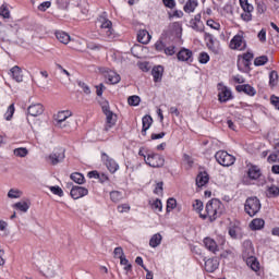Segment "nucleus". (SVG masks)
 <instances>
[{"label":"nucleus","mask_w":279,"mask_h":279,"mask_svg":"<svg viewBox=\"0 0 279 279\" xmlns=\"http://www.w3.org/2000/svg\"><path fill=\"white\" fill-rule=\"evenodd\" d=\"M206 214H201L202 219L217 221L223 215V203L217 198L210 199L205 207Z\"/></svg>","instance_id":"nucleus-1"},{"label":"nucleus","mask_w":279,"mask_h":279,"mask_svg":"<svg viewBox=\"0 0 279 279\" xmlns=\"http://www.w3.org/2000/svg\"><path fill=\"white\" fill-rule=\"evenodd\" d=\"M98 24H99V34L102 36V38H106L107 40H114V28H112V22L108 20V16L106 13H102L98 17Z\"/></svg>","instance_id":"nucleus-2"},{"label":"nucleus","mask_w":279,"mask_h":279,"mask_svg":"<svg viewBox=\"0 0 279 279\" xmlns=\"http://www.w3.org/2000/svg\"><path fill=\"white\" fill-rule=\"evenodd\" d=\"M71 111L64 110V111H59L57 114H54V125L59 128L60 130H66L71 128V122L69 119H71Z\"/></svg>","instance_id":"nucleus-3"},{"label":"nucleus","mask_w":279,"mask_h":279,"mask_svg":"<svg viewBox=\"0 0 279 279\" xmlns=\"http://www.w3.org/2000/svg\"><path fill=\"white\" fill-rule=\"evenodd\" d=\"M260 199H258L256 196L248 197L244 204V210L250 217H255V215H258V213H260Z\"/></svg>","instance_id":"nucleus-4"},{"label":"nucleus","mask_w":279,"mask_h":279,"mask_svg":"<svg viewBox=\"0 0 279 279\" xmlns=\"http://www.w3.org/2000/svg\"><path fill=\"white\" fill-rule=\"evenodd\" d=\"M215 158L221 167H232L234 162L236 161V158L234 156L228 154L226 150H218L215 155Z\"/></svg>","instance_id":"nucleus-5"},{"label":"nucleus","mask_w":279,"mask_h":279,"mask_svg":"<svg viewBox=\"0 0 279 279\" xmlns=\"http://www.w3.org/2000/svg\"><path fill=\"white\" fill-rule=\"evenodd\" d=\"M102 112H104V114L106 117L105 130H106V132H108V130H110V128L116 125V123H117V114H114V112H112L110 110V105H108V102H105L102 105Z\"/></svg>","instance_id":"nucleus-6"},{"label":"nucleus","mask_w":279,"mask_h":279,"mask_svg":"<svg viewBox=\"0 0 279 279\" xmlns=\"http://www.w3.org/2000/svg\"><path fill=\"white\" fill-rule=\"evenodd\" d=\"M145 162L148 165V167L153 168L165 167V157L159 154L150 153L147 155Z\"/></svg>","instance_id":"nucleus-7"},{"label":"nucleus","mask_w":279,"mask_h":279,"mask_svg":"<svg viewBox=\"0 0 279 279\" xmlns=\"http://www.w3.org/2000/svg\"><path fill=\"white\" fill-rule=\"evenodd\" d=\"M244 245H246V247H250L248 254H251V256L246 259L247 267H250L253 271H258V269H260V264L258 263V260H256V257L252 256L254 252V250L252 248V242L246 241L244 242Z\"/></svg>","instance_id":"nucleus-8"},{"label":"nucleus","mask_w":279,"mask_h":279,"mask_svg":"<svg viewBox=\"0 0 279 279\" xmlns=\"http://www.w3.org/2000/svg\"><path fill=\"white\" fill-rule=\"evenodd\" d=\"M245 39H243V33L235 35L230 41V49L243 51L245 49Z\"/></svg>","instance_id":"nucleus-9"},{"label":"nucleus","mask_w":279,"mask_h":279,"mask_svg":"<svg viewBox=\"0 0 279 279\" xmlns=\"http://www.w3.org/2000/svg\"><path fill=\"white\" fill-rule=\"evenodd\" d=\"M101 158L110 173H117L119 171V163L108 156V154L102 153Z\"/></svg>","instance_id":"nucleus-10"},{"label":"nucleus","mask_w":279,"mask_h":279,"mask_svg":"<svg viewBox=\"0 0 279 279\" xmlns=\"http://www.w3.org/2000/svg\"><path fill=\"white\" fill-rule=\"evenodd\" d=\"M100 71L108 80L109 84H119L121 82V75H119L117 72L107 68H102Z\"/></svg>","instance_id":"nucleus-11"},{"label":"nucleus","mask_w":279,"mask_h":279,"mask_svg":"<svg viewBox=\"0 0 279 279\" xmlns=\"http://www.w3.org/2000/svg\"><path fill=\"white\" fill-rule=\"evenodd\" d=\"M70 195L73 199H81V197H86V195H88V189L74 185L71 189Z\"/></svg>","instance_id":"nucleus-12"},{"label":"nucleus","mask_w":279,"mask_h":279,"mask_svg":"<svg viewBox=\"0 0 279 279\" xmlns=\"http://www.w3.org/2000/svg\"><path fill=\"white\" fill-rule=\"evenodd\" d=\"M177 58L180 62H193V51L182 48L178 52Z\"/></svg>","instance_id":"nucleus-13"},{"label":"nucleus","mask_w":279,"mask_h":279,"mask_svg":"<svg viewBox=\"0 0 279 279\" xmlns=\"http://www.w3.org/2000/svg\"><path fill=\"white\" fill-rule=\"evenodd\" d=\"M205 40H207V47L209 51H213L216 56H219V45L215 44V39H213V35L209 33H205Z\"/></svg>","instance_id":"nucleus-14"},{"label":"nucleus","mask_w":279,"mask_h":279,"mask_svg":"<svg viewBox=\"0 0 279 279\" xmlns=\"http://www.w3.org/2000/svg\"><path fill=\"white\" fill-rule=\"evenodd\" d=\"M27 112L31 117H40L45 112V107L43 104H33L28 107Z\"/></svg>","instance_id":"nucleus-15"},{"label":"nucleus","mask_w":279,"mask_h":279,"mask_svg":"<svg viewBox=\"0 0 279 279\" xmlns=\"http://www.w3.org/2000/svg\"><path fill=\"white\" fill-rule=\"evenodd\" d=\"M219 101H221L222 104H226V101H230V99H232V90H230V88L223 86L219 88Z\"/></svg>","instance_id":"nucleus-16"},{"label":"nucleus","mask_w":279,"mask_h":279,"mask_svg":"<svg viewBox=\"0 0 279 279\" xmlns=\"http://www.w3.org/2000/svg\"><path fill=\"white\" fill-rule=\"evenodd\" d=\"M204 245L206 250H208L213 254H217V252H219V246L217 245V242L211 238H205Z\"/></svg>","instance_id":"nucleus-17"},{"label":"nucleus","mask_w":279,"mask_h":279,"mask_svg":"<svg viewBox=\"0 0 279 279\" xmlns=\"http://www.w3.org/2000/svg\"><path fill=\"white\" fill-rule=\"evenodd\" d=\"M48 159L52 165H59L64 160V149L61 148L59 151L50 154Z\"/></svg>","instance_id":"nucleus-18"},{"label":"nucleus","mask_w":279,"mask_h":279,"mask_svg":"<svg viewBox=\"0 0 279 279\" xmlns=\"http://www.w3.org/2000/svg\"><path fill=\"white\" fill-rule=\"evenodd\" d=\"M216 269H219V259L209 258L205 260V270L213 274V271H216Z\"/></svg>","instance_id":"nucleus-19"},{"label":"nucleus","mask_w":279,"mask_h":279,"mask_svg":"<svg viewBox=\"0 0 279 279\" xmlns=\"http://www.w3.org/2000/svg\"><path fill=\"white\" fill-rule=\"evenodd\" d=\"M199 2L197 0H187L183 7V10L186 14H192L197 10Z\"/></svg>","instance_id":"nucleus-20"},{"label":"nucleus","mask_w":279,"mask_h":279,"mask_svg":"<svg viewBox=\"0 0 279 279\" xmlns=\"http://www.w3.org/2000/svg\"><path fill=\"white\" fill-rule=\"evenodd\" d=\"M236 90L238 93H245V95H250V97H254V95H256V89L248 84L238 85Z\"/></svg>","instance_id":"nucleus-21"},{"label":"nucleus","mask_w":279,"mask_h":279,"mask_svg":"<svg viewBox=\"0 0 279 279\" xmlns=\"http://www.w3.org/2000/svg\"><path fill=\"white\" fill-rule=\"evenodd\" d=\"M31 206L32 203L29 201H21L13 204V208H15V210H20V213H27Z\"/></svg>","instance_id":"nucleus-22"},{"label":"nucleus","mask_w":279,"mask_h":279,"mask_svg":"<svg viewBox=\"0 0 279 279\" xmlns=\"http://www.w3.org/2000/svg\"><path fill=\"white\" fill-rule=\"evenodd\" d=\"M250 66H252V62L245 61L241 57H238V69L241 73H250Z\"/></svg>","instance_id":"nucleus-23"},{"label":"nucleus","mask_w":279,"mask_h":279,"mask_svg":"<svg viewBox=\"0 0 279 279\" xmlns=\"http://www.w3.org/2000/svg\"><path fill=\"white\" fill-rule=\"evenodd\" d=\"M209 180H210V178L208 177V173L201 172L196 177V186H198V189H202L203 186H206V184H208Z\"/></svg>","instance_id":"nucleus-24"},{"label":"nucleus","mask_w":279,"mask_h":279,"mask_svg":"<svg viewBox=\"0 0 279 279\" xmlns=\"http://www.w3.org/2000/svg\"><path fill=\"white\" fill-rule=\"evenodd\" d=\"M143 129L142 134L143 136H146L147 130L151 128V124L154 123V119H151V116H144L142 119Z\"/></svg>","instance_id":"nucleus-25"},{"label":"nucleus","mask_w":279,"mask_h":279,"mask_svg":"<svg viewBox=\"0 0 279 279\" xmlns=\"http://www.w3.org/2000/svg\"><path fill=\"white\" fill-rule=\"evenodd\" d=\"M56 38L59 40V43H62V45H69V43H71V35H69L66 32H56Z\"/></svg>","instance_id":"nucleus-26"},{"label":"nucleus","mask_w":279,"mask_h":279,"mask_svg":"<svg viewBox=\"0 0 279 279\" xmlns=\"http://www.w3.org/2000/svg\"><path fill=\"white\" fill-rule=\"evenodd\" d=\"M137 40L142 45H147L151 40V35H149V32L142 29L137 33Z\"/></svg>","instance_id":"nucleus-27"},{"label":"nucleus","mask_w":279,"mask_h":279,"mask_svg":"<svg viewBox=\"0 0 279 279\" xmlns=\"http://www.w3.org/2000/svg\"><path fill=\"white\" fill-rule=\"evenodd\" d=\"M250 180H258L260 178V168L257 166H251L247 171Z\"/></svg>","instance_id":"nucleus-28"},{"label":"nucleus","mask_w":279,"mask_h":279,"mask_svg":"<svg viewBox=\"0 0 279 279\" xmlns=\"http://www.w3.org/2000/svg\"><path fill=\"white\" fill-rule=\"evenodd\" d=\"M11 75L15 82H23V71L19 65L13 66L11 70Z\"/></svg>","instance_id":"nucleus-29"},{"label":"nucleus","mask_w":279,"mask_h":279,"mask_svg":"<svg viewBox=\"0 0 279 279\" xmlns=\"http://www.w3.org/2000/svg\"><path fill=\"white\" fill-rule=\"evenodd\" d=\"M155 82H160L162 80V74L165 73V68L162 65H157L151 71Z\"/></svg>","instance_id":"nucleus-30"},{"label":"nucleus","mask_w":279,"mask_h":279,"mask_svg":"<svg viewBox=\"0 0 279 279\" xmlns=\"http://www.w3.org/2000/svg\"><path fill=\"white\" fill-rule=\"evenodd\" d=\"M251 230H263L265 228V220L260 218H255L250 225Z\"/></svg>","instance_id":"nucleus-31"},{"label":"nucleus","mask_w":279,"mask_h":279,"mask_svg":"<svg viewBox=\"0 0 279 279\" xmlns=\"http://www.w3.org/2000/svg\"><path fill=\"white\" fill-rule=\"evenodd\" d=\"M162 243V234L155 233L149 240L150 247H158Z\"/></svg>","instance_id":"nucleus-32"},{"label":"nucleus","mask_w":279,"mask_h":279,"mask_svg":"<svg viewBox=\"0 0 279 279\" xmlns=\"http://www.w3.org/2000/svg\"><path fill=\"white\" fill-rule=\"evenodd\" d=\"M149 206L155 213H162V202L159 198L149 201Z\"/></svg>","instance_id":"nucleus-33"},{"label":"nucleus","mask_w":279,"mask_h":279,"mask_svg":"<svg viewBox=\"0 0 279 279\" xmlns=\"http://www.w3.org/2000/svg\"><path fill=\"white\" fill-rule=\"evenodd\" d=\"M71 180L73 182H75L76 184H84V182H86V180L84 179V174L80 173V172H73L70 175Z\"/></svg>","instance_id":"nucleus-34"},{"label":"nucleus","mask_w":279,"mask_h":279,"mask_svg":"<svg viewBox=\"0 0 279 279\" xmlns=\"http://www.w3.org/2000/svg\"><path fill=\"white\" fill-rule=\"evenodd\" d=\"M110 199H111V202H114V204H119V202H121V199H123V193H121L119 191H112V192H110Z\"/></svg>","instance_id":"nucleus-35"},{"label":"nucleus","mask_w":279,"mask_h":279,"mask_svg":"<svg viewBox=\"0 0 279 279\" xmlns=\"http://www.w3.org/2000/svg\"><path fill=\"white\" fill-rule=\"evenodd\" d=\"M13 154L17 158H25V156H27V154H29V150L26 147H20V148H15L13 150Z\"/></svg>","instance_id":"nucleus-36"},{"label":"nucleus","mask_w":279,"mask_h":279,"mask_svg":"<svg viewBox=\"0 0 279 279\" xmlns=\"http://www.w3.org/2000/svg\"><path fill=\"white\" fill-rule=\"evenodd\" d=\"M267 62H269V58L267 56H260V57L255 58L254 65L255 66H265V64H267Z\"/></svg>","instance_id":"nucleus-37"},{"label":"nucleus","mask_w":279,"mask_h":279,"mask_svg":"<svg viewBox=\"0 0 279 279\" xmlns=\"http://www.w3.org/2000/svg\"><path fill=\"white\" fill-rule=\"evenodd\" d=\"M22 195H23V192L21 190H16V189H11L8 192V197L10 199H19L20 197H22Z\"/></svg>","instance_id":"nucleus-38"},{"label":"nucleus","mask_w":279,"mask_h":279,"mask_svg":"<svg viewBox=\"0 0 279 279\" xmlns=\"http://www.w3.org/2000/svg\"><path fill=\"white\" fill-rule=\"evenodd\" d=\"M255 3L257 5L258 14H265V12H267V4H265V1L256 0Z\"/></svg>","instance_id":"nucleus-39"},{"label":"nucleus","mask_w":279,"mask_h":279,"mask_svg":"<svg viewBox=\"0 0 279 279\" xmlns=\"http://www.w3.org/2000/svg\"><path fill=\"white\" fill-rule=\"evenodd\" d=\"M113 256L114 258H119L120 260L122 258H125V253L123 252V247L121 246L116 247L113 251Z\"/></svg>","instance_id":"nucleus-40"},{"label":"nucleus","mask_w":279,"mask_h":279,"mask_svg":"<svg viewBox=\"0 0 279 279\" xmlns=\"http://www.w3.org/2000/svg\"><path fill=\"white\" fill-rule=\"evenodd\" d=\"M270 86H276L278 84V72L271 71L269 74Z\"/></svg>","instance_id":"nucleus-41"},{"label":"nucleus","mask_w":279,"mask_h":279,"mask_svg":"<svg viewBox=\"0 0 279 279\" xmlns=\"http://www.w3.org/2000/svg\"><path fill=\"white\" fill-rule=\"evenodd\" d=\"M0 16L3 19H10V9H8V4H2L0 7Z\"/></svg>","instance_id":"nucleus-42"},{"label":"nucleus","mask_w":279,"mask_h":279,"mask_svg":"<svg viewBox=\"0 0 279 279\" xmlns=\"http://www.w3.org/2000/svg\"><path fill=\"white\" fill-rule=\"evenodd\" d=\"M178 206V201L175 198H169L167 201V213H171Z\"/></svg>","instance_id":"nucleus-43"},{"label":"nucleus","mask_w":279,"mask_h":279,"mask_svg":"<svg viewBox=\"0 0 279 279\" xmlns=\"http://www.w3.org/2000/svg\"><path fill=\"white\" fill-rule=\"evenodd\" d=\"M198 62L201 64H208V62H210V56H208L206 52H201L198 56Z\"/></svg>","instance_id":"nucleus-44"},{"label":"nucleus","mask_w":279,"mask_h":279,"mask_svg":"<svg viewBox=\"0 0 279 279\" xmlns=\"http://www.w3.org/2000/svg\"><path fill=\"white\" fill-rule=\"evenodd\" d=\"M12 117H14V104L10 105L7 112L4 113L7 121H11Z\"/></svg>","instance_id":"nucleus-45"},{"label":"nucleus","mask_w":279,"mask_h":279,"mask_svg":"<svg viewBox=\"0 0 279 279\" xmlns=\"http://www.w3.org/2000/svg\"><path fill=\"white\" fill-rule=\"evenodd\" d=\"M120 265L124 267V271H132V264H130V260H128L126 257L120 259Z\"/></svg>","instance_id":"nucleus-46"},{"label":"nucleus","mask_w":279,"mask_h":279,"mask_svg":"<svg viewBox=\"0 0 279 279\" xmlns=\"http://www.w3.org/2000/svg\"><path fill=\"white\" fill-rule=\"evenodd\" d=\"M128 104L129 106H138V104H141V97L136 95L130 96L128 99Z\"/></svg>","instance_id":"nucleus-47"},{"label":"nucleus","mask_w":279,"mask_h":279,"mask_svg":"<svg viewBox=\"0 0 279 279\" xmlns=\"http://www.w3.org/2000/svg\"><path fill=\"white\" fill-rule=\"evenodd\" d=\"M193 208L196 213H202L204 210V203L199 199L194 201Z\"/></svg>","instance_id":"nucleus-48"},{"label":"nucleus","mask_w":279,"mask_h":279,"mask_svg":"<svg viewBox=\"0 0 279 279\" xmlns=\"http://www.w3.org/2000/svg\"><path fill=\"white\" fill-rule=\"evenodd\" d=\"M268 194L270 195V197H278L279 196V187L276 185L268 187Z\"/></svg>","instance_id":"nucleus-49"},{"label":"nucleus","mask_w":279,"mask_h":279,"mask_svg":"<svg viewBox=\"0 0 279 279\" xmlns=\"http://www.w3.org/2000/svg\"><path fill=\"white\" fill-rule=\"evenodd\" d=\"M49 8H51V1H45L38 5L39 12H47V10H49Z\"/></svg>","instance_id":"nucleus-50"},{"label":"nucleus","mask_w":279,"mask_h":279,"mask_svg":"<svg viewBox=\"0 0 279 279\" xmlns=\"http://www.w3.org/2000/svg\"><path fill=\"white\" fill-rule=\"evenodd\" d=\"M207 26L210 27L211 29H216L219 31L221 25L217 22H215L214 20H207L206 22Z\"/></svg>","instance_id":"nucleus-51"},{"label":"nucleus","mask_w":279,"mask_h":279,"mask_svg":"<svg viewBox=\"0 0 279 279\" xmlns=\"http://www.w3.org/2000/svg\"><path fill=\"white\" fill-rule=\"evenodd\" d=\"M77 84L80 88H82L83 93H85V95H90V87L86 83L78 81Z\"/></svg>","instance_id":"nucleus-52"},{"label":"nucleus","mask_w":279,"mask_h":279,"mask_svg":"<svg viewBox=\"0 0 279 279\" xmlns=\"http://www.w3.org/2000/svg\"><path fill=\"white\" fill-rule=\"evenodd\" d=\"M50 191L51 193H53V195H58L59 197H62V195H64V192L60 186H50Z\"/></svg>","instance_id":"nucleus-53"},{"label":"nucleus","mask_w":279,"mask_h":279,"mask_svg":"<svg viewBox=\"0 0 279 279\" xmlns=\"http://www.w3.org/2000/svg\"><path fill=\"white\" fill-rule=\"evenodd\" d=\"M192 29L195 32H204V25L199 22H191Z\"/></svg>","instance_id":"nucleus-54"},{"label":"nucleus","mask_w":279,"mask_h":279,"mask_svg":"<svg viewBox=\"0 0 279 279\" xmlns=\"http://www.w3.org/2000/svg\"><path fill=\"white\" fill-rule=\"evenodd\" d=\"M163 53H166V56H174L175 54V46H166Z\"/></svg>","instance_id":"nucleus-55"},{"label":"nucleus","mask_w":279,"mask_h":279,"mask_svg":"<svg viewBox=\"0 0 279 279\" xmlns=\"http://www.w3.org/2000/svg\"><path fill=\"white\" fill-rule=\"evenodd\" d=\"M239 58H242V60H245L246 62H252V60H254V53L245 52L243 56H239Z\"/></svg>","instance_id":"nucleus-56"},{"label":"nucleus","mask_w":279,"mask_h":279,"mask_svg":"<svg viewBox=\"0 0 279 279\" xmlns=\"http://www.w3.org/2000/svg\"><path fill=\"white\" fill-rule=\"evenodd\" d=\"M241 19H242V21H245L246 23H250V21H252V12L244 11L241 14Z\"/></svg>","instance_id":"nucleus-57"},{"label":"nucleus","mask_w":279,"mask_h":279,"mask_svg":"<svg viewBox=\"0 0 279 279\" xmlns=\"http://www.w3.org/2000/svg\"><path fill=\"white\" fill-rule=\"evenodd\" d=\"M155 49H156V51H159V52L165 51V49H166L165 43L158 40V41L155 44Z\"/></svg>","instance_id":"nucleus-58"},{"label":"nucleus","mask_w":279,"mask_h":279,"mask_svg":"<svg viewBox=\"0 0 279 279\" xmlns=\"http://www.w3.org/2000/svg\"><path fill=\"white\" fill-rule=\"evenodd\" d=\"M162 3L166 5V8H170V10L175 8V0H162Z\"/></svg>","instance_id":"nucleus-59"},{"label":"nucleus","mask_w":279,"mask_h":279,"mask_svg":"<svg viewBox=\"0 0 279 279\" xmlns=\"http://www.w3.org/2000/svg\"><path fill=\"white\" fill-rule=\"evenodd\" d=\"M118 213H130V205L128 204L119 205Z\"/></svg>","instance_id":"nucleus-60"},{"label":"nucleus","mask_w":279,"mask_h":279,"mask_svg":"<svg viewBox=\"0 0 279 279\" xmlns=\"http://www.w3.org/2000/svg\"><path fill=\"white\" fill-rule=\"evenodd\" d=\"M258 38L260 40V43H266L267 40V32L265 29H262L259 33H258Z\"/></svg>","instance_id":"nucleus-61"},{"label":"nucleus","mask_w":279,"mask_h":279,"mask_svg":"<svg viewBox=\"0 0 279 279\" xmlns=\"http://www.w3.org/2000/svg\"><path fill=\"white\" fill-rule=\"evenodd\" d=\"M45 276H47V278H53V276H56L53 266H50L47 270H45Z\"/></svg>","instance_id":"nucleus-62"},{"label":"nucleus","mask_w":279,"mask_h":279,"mask_svg":"<svg viewBox=\"0 0 279 279\" xmlns=\"http://www.w3.org/2000/svg\"><path fill=\"white\" fill-rule=\"evenodd\" d=\"M165 135H166L165 132H161V133H159V134L153 133L151 136H150V138H151V141H158V140H160V138H165Z\"/></svg>","instance_id":"nucleus-63"},{"label":"nucleus","mask_w":279,"mask_h":279,"mask_svg":"<svg viewBox=\"0 0 279 279\" xmlns=\"http://www.w3.org/2000/svg\"><path fill=\"white\" fill-rule=\"evenodd\" d=\"M104 88H106V86H104V84H99L98 86H96V95L98 97H101V95H104Z\"/></svg>","instance_id":"nucleus-64"}]
</instances>
